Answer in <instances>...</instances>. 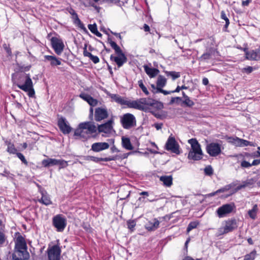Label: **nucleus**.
I'll use <instances>...</instances> for the list:
<instances>
[{"mask_svg":"<svg viewBox=\"0 0 260 260\" xmlns=\"http://www.w3.org/2000/svg\"><path fill=\"white\" fill-rule=\"evenodd\" d=\"M221 18L225 21V24L223 27V30L225 31H227V28L230 24V21L228 17L226 16L224 11H222L221 12Z\"/></svg>","mask_w":260,"mask_h":260,"instance_id":"nucleus-35","label":"nucleus"},{"mask_svg":"<svg viewBox=\"0 0 260 260\" xmlns=\"http://www.w3.org/2000/svg\"><path fill=\"white\" fill-rule=\"evenodd\" d=\"M191 145V150L188 153V158L193 160H199L202 159L203 153L201 148V145L196 139L188 140Z\"/></svg>","mask_w":260,"mask_h":260,"instance_id":"nucleus-2","label":"nucleus"},{"mask_svg":"<svg viewBox=\"0 0 260 260\" xmlns=\"http://www.w3.org/2000/svg\"><path fill=\"white\" fill-rule=\"evenodd\" d=\"M127 228L131 231H133L136 226V222L134 220H128L126 222Z\"/></svg>","mask_w":260,"mask_h":260,"instance_id":"nucleus-41","label":"nucleus"},{"mask_svg":"<svg viewBox=\"0 0 260 260\" xmlns=\"http://www.w3.org/2000/svg\"><path fill=\"white\" fill-rule=\"evenodd\" d=\"M241 147L252 146V143L247 140L241 139Z\"/></svg>","mask_w":260,"mask_h":260,"instance_id":"nucleus-47","label":"nucleus"},{"mask_svg":"<svg viewBox=\"0 0 260 260\" xmlns=\"http://www.w3.org/2000/svg\"><path fill=\"white\" fill-rule=\"evenodd\" d=\"M108 43L110 44L111 47L114 50L117 56L113 54L111 55L110 60L115 62L118 68L122 67L124 63L126 62L127 59L124 53L122 52L120 47L109 36L108 38Z\"/></svg>","mask_w":260,"mask_h":260,"instance_id":"nucleus-1","label":"nucleus"},{"mask_svg":"<svg viewBox=\"0 0 260 260\" xmlns=\"http://www.w3.org/2000/svg\"><path fill=\"white\" fill-rule=\"evenodd\" d=\"M257 210V206L256 204H255L253 206V208L251 210L248 211V213L251 218L254 219L256 218V212Z\"/></svg>","mask_w":260,"mask_h":260,"instance_id":"nucleus-34","label":"nucleus"},{"mask_svg":"<svg viewBox=\"0 0 260 260\" xmlns=\"http://www.w3.org/2000/svg\"><path fill=\"white\" fill-rule=\"evenodd\" d=\"M89 58L94 63H97L99 62L100 59L97 56L91 55Z\"/></svg>","mask_w":260,"mask_h":260,"instance_id":"nucleus-52","label":"nucleus"},{"mask_svg":"<svg viewBox=\"0 0 260 260\" xmlns=\"http://www.w3.org/2000/svg\"><path fill=\"white\" fill-rule=\"evenodd\" d=\"M122 145L125 149L132 150L133 147L131 144L129 138L123 137L122 138Z\"/></svg>","mask_w":260,"mask_h":260,"instance_id":"nucleus-30","label":"nucleus"},{"mask_svg":"<svg viewBox=\"0 0 260 260\" xmlns=\"http://www.w3.org/2000/svg\"><path fill=\"white\" fill-rule=\"evenodd\" d=\"M57 165L59 166V169L64 168L68 166V162L63 159H58Z\"/></svg>","mask_w":260,"mask_h":260,"instance_id":"nucleus-44","label":"nucleus"},{"mask_svg":"<svg viewBox=\"0 0 260 260\" xmlns=\"http://www.w3.org/2000/svg\"><path fill=\"white\" fill-rule=\"evenodd\" d=\"M88 29L90 30V31L93 34L95 32V31L98 29L97 26L95 23L93 24H89L88 25Z\"/></svg>","mask_w":260,"mask_h":260,"instance_id":"nucleus-48","label":"nucleus"},{"mask_svg":"<svg viewBox=\"0 0 260 260\" xmlns=\"http://www.w3.org/2000/svg\"><path fill=\"white\" fill-rule=\"evenodd\" d=\"M17 251L18 250H27L26 242L24 238L17 232Z\"/></svg>","mask_w":260,"mask_h":260,"instance_id":"nucleus-23","label":"nucleus"},{"mask_svg":"<svg viewBox=\"0 0 260 260\" xmlns=\"http://www.w3.org/2000/svg\"><path fill=\"white\" fill-rule=\"evenodd\" d=\"M107 94L112 99V101H114L121 105H126L128 108H130L131 101L126 100L124 98L117 94H112L107 92Z\"/></svg>","mask_w":260,"mask_h":260,"instance_id":"nucleus-16","label":"nucleus"},{"mask_svg":"<svg viewBox=\"0 0 260 260\" xmlns=\"http://www.w3.org/2000/svg\"><path fill=\"white\" fill-rule=\"evenodd\" d=\"M87 45H85L84 47L83 55L84 56L88 57L89 58L91 56L92 54L87 51Z\"/></svg>","mask_w":260,"mask_h":260,"instance_id":"nucleus-53","label":"nucleus"},{"mask_svg":"<svg viewBox=\"0 0 260 260\" xmlns=\"http://www.w3.org/2000/svg\"><path fill=\"white\" fill-rule=\"evenodd\" d=\"M157 91H159V92L162 93L165 95H168L172 93H174V91L165 90L162 88H158Z\"/></svg>","mask_w":260,"mask_h":260,"instance_id":"nucleus-54","label":"nucleus"},{"mask_svg":"<svg viewBox=\"0 0 260 260\" xmlns=\"http://www.w3.org/2000/svg\"><path fill=\"white\" fill-rule=\"evenodd\" d=\"M154 107H155L158 109H161L163 108L164 105L162 103L160 102H158L155 100V103L154 104L153 106Z\"/></svg>","mask_w":260,"mask_h":260,"instance_id":"nucleus-51","label":"nucleus"},{"mask_svg":"<svg viewBox=\"0 0 260 260\" xmlns=\"http://www.w3.org/2000/svg\"><path fill=\"white\" fill-rule=\"evenodd\" d=\"M183 104H184L186 107H191L194 105V103L190 100L189 97L184 99V100L183 101Z\"/></svg>","mask_w":260,"mask_h":260,"instance_id":"nucleus-40","label":"nucleus"},{"mask_svg":"<svg viewBox=\"0 0 260 260\" xmlns=\"http://www.w3.org/2000/svg\"><path fill=\"white\" fill-rule=\"evenodd\" d=\"M57 125L63 134H69L71 132L72 127L68 124L64 117H61L58 118Z\"/></svg>","mask_w":260,"mask_h":260,"instance_id":"nucleus-15","label":"nucleus"},{"mask_svg":"<svg viewBox=\"0 0 260 260\" xmlns=\"http://www.w3.org/2000/svg\"><path fill=\"white\" fill-rule=\"evenodd\" d=\"M110 145L107 142H96L92 144L91 150L99 152L109 148Z\"/></svg>","mask_w":260,"mask_h":260,"instance_id":"nucleus-18","label":"nucleus"},{"mask_svg":"<svg viewBox=\"0 0 260 260\" xmlns=\"http://www.w3.org/2000/svg\"><path fill=\"white\" fill-rule=\"evenodd\" d=\"M84 129H87L89 134H93L96 131V127L93 122H85L79 124L78 128L74 132V135L76 136H82V133Z\"/></svg>","mask_w":260,"mask_h":260,"instance_id":"nucleus-6","label":"nucleus"},{"mask_svg":"<svg viewBox=\"0 0 260 260\" xmlns=\"http://www.w3.org/2000/svg\"><path fill=\"white\" fill-rule=\"evenodd\" d=\"M212 49H213L212 48H210L209 49V52L204 53L201 57H200L198 58V60L199 61H205L206 60L210 59L211 58V55H212L211 50H212Z\"/></svg>","mask_w":260,"mask_h":260,"instance_id":"nucleus-33","label":"nucleus"},{"mask_svg":"<svg viewBox=\"0 0 260 260\" xmlns=\"http://www.w3.org/2000/svg\"><path fill=\"white\" fill-rule=\"evenodd\" d=\"M199 222L197 221L190 222L187 228V232L188 233L192 230L196 228L197 226L199 225Z\"/></svg>","mask_w":260,"mask_h":260,"instance_id":"nucleus-36","label":"nucleus"},{"mask_svg":"<svg viewBox=\"0 0 260 260\" xmlns=\"http://www.w3.org/2000/svg\"><path fill=\"white\" fill-rule=\"evenodd\" d=\"M58 159L54 158H48L44 159L42 161V165L44 167H49L50 166L57 165Z\"/></svg>","mask_w":260,"mask_h":260,"instance_id":"nucleus-28","label":"nucleus"},{"mask_svg":"<svg viewBox=\"0 0 260 260\" xmlns=\"http://www.w3.org/2000/svg\"><path fill=\"white\" fill-rule=\"evenodd\" d=\"M82 157L83 158V159L87 161H91V158L92 157V156H89V155H86V156H83Z\"/></svg>","mask_w":260,"mask_h":260,"instance_id":"nucleus-64","label":"nucleus"},{"mask_svg":"<svg viewBox=\"0 0 260 260\" xmlns=\"http://www.w3.org/2000/svg\"><path fill=\"white\" fill-rule=\"evenodd\" d=\"M260 164V159H254L251 164V166H257Z\"/></svg>","mask_w":260,"mask_h":260,"instance_id":"nucleus-61","label":"nucleus"},{"mask_svg":"<svg viewBox=\"0 0 260 260\" xmlns=\"http://www.w3.org/2000/svg\"><path fill=\"white\" fill-rule=\"evenodd\" d=\"M44 62L49 61L51 67H55L61 64V58H58L55 56L45 55Z\"/></svg>","mask_w":260,"mask_h":260,"instance_id":"nucleus-21","label":"nucleus"},{"mask_svg":"<svg viewBox=\"0 0 260 260\" xmlns=\"http://www.w3.org/2000/svg\"><path fill=\"white\" fill-rule=\"evenodd\" d=\"M221 147L220 144L212 142L206 146V149L210 156L216 157L221 153Z\"/></svg>","mask_w":260,"mask_h":260,"instance_id":"nucleus-10","label":"nucleus"},{"mask_svg":"<svg viewBox=\"0 0 260 260\" xmlns=\"http://www.w3.org/2000/svg\"><path fill=\"white\" fill-rule=\"evenodd\" d=\"M113 121L112 119L109 120L107 122L99 125L98 126V131L99 132L105 133H110L112 129V123Z\"/></svg>","mask_w":260,"mask_h":260,"instance_id":"nucleus-20","label":"nucleus"},{"mask_svg":"<svg viewBox=\"0 0 260 260\" xmlns=\"http://www.w3.org/2000/svg\"><path fill=\"white\" fill-rule=\"evenodd\" d=\"M241 138L238 137L234 145L236 147H241Z\"/></svg>","mask_w":260,"mask_h":260,"instance_id":"nucleus-60","label":"nucleus"},{"mask_svg":"<svg viewBox=\"0 0 260 260\" xmlns=\"http://www.w3.org/2000/svg\"><path fill=\"white\" fill-rule=\"evenodd\" d=\"M204 173L206 175L210 176L213 174V170L211 166H208L204 169Z\"/></svg>","mask_w":260,"mask_h":260,"instance_id":"nucleus-39","label":"nucleus"},{"mask_svg":"<svg viewBox=\"0 0 260 260\" xmlns=\"http://www.w3.org/2000/svg\"><path fill=\"white\" fill-rule=\"evenodd\" d=\"M108 116V111L106 108L98 107L95 108L94 111V119L96 121H100L106 119Z\"/></svg>","mask_w":260,"mask_h":260,"instance_id":"nucleus-17","label":"nucleus"},{"mask_svg":"<svg viewBox=\"0 0 260 260\" xmlns=\"http://www.w3.org/2000/svg\"><path fill=\"white\" fill-rule=\"evenodd\" d=\"M67 224V219L62 214H57L52 218V225L58 232H63Z\"/></svg>","mask_w":260,"mask_h":260,"instance_id":"nucleus-7","label":"nucleus"},{"mask_svg":"<svg viewBox=\"0 0 260 260\" xmlns=\"http://www.w3.org/2000/svg\"><path fill=\"white\" fill-rule=\"evenodd\" d=\"M237 138H238L237 137H229L228 136H226L225 137V139L228 141V142L229 143L232 144L234 145H235V144L236 143Z\"/></svg>","mask_w":260,"mask_h":260,"instance_id":"nucleus-43","label":"nucleus"},{"mask_svg":"<svg viewBox=\"0 0 260 260\" xmlns=\"http://www.w3.org/2000/svg\"><path fill=\"white\" fill-rule=\"evenodd\" d=\"M51 45L55 52L60 55L63 50L64 45L61 39L53 37L51 39Z\"/></svg>","mask_w":260,"mask_h":260,"instance_id":"nucleus-12","label":"nucleus"},{"mask_svg":"<svg viewBox=\"0 0 260 260\" xmlns=\"http://www.w3.org/2000/svg\"><path fill=\"white\" fill-rule=\"evenodd\" d=\"M154 125L157 130H159L162 128L163 124L162 123H155Z\"/></svg>","mask_w":260,"mask_h":260,"instance_id":"nucleus-62","label":"nucleus"},{"mask_svg":"<svg viewBox=\"0 0 260 260\" xmlns=\"http://www.w3.org/2000/svg\"><path fill=\"white\" fill-rule=\"evenodd\" d=\"M231 187L232 186L230 184L225 185L223 187L219 189L218 192H219V193L224 192L225 191L229 190L231 188Z\"/></svg>","mask_w":260,"mask_h":260,"instance_id":"nucleus-50","label":"nucleus"},{"mask_svg":"<svg viewBox=\"0 0 260 260\" xmlns=\"http://www.w3.org/2000/svg\"><path fill=\"white\" fill-rule=\"evenodd\" d=\"M61 250L58 245L53 246L48 250V255L49 260H60Z\"/></svg>","mask_w":260,"mask_h":260,"instance_id":"nucleus-14","label":"nucleus"},{"mask_svg":"<svg viewBox=\"0 0 260 260\" xmlns=\"http://www.w3.org/2000/svg\"><path fill=\"white\" fill-rule=\"evenodd\" d=\"M91 161L98 163L101 161H104V158L97 157L92 156V157L91 158Z\"/></svg>","mask_w":260,"mask_h":260,"instance_id":"nucleus-56","label":"nucleus"},{"mask_svg":"<svg viewBox=\"0 0 260 260\" xmlns=\"http://www.w3.org/2000/svg\"><path fill=\"white\" fill-rule=\"evenodd\" d=\"M155 103V100L151 98H141L137 100L131 101L130 108H134L147 112L149 108L148 106H152Z\"/></svg>","mask_w":260,"mask_h":260,"instance_id":"nucleus-3","label":"nucleus"},{"mask_svg":"<svg viewBox=\"0 0 260 260\" xmlns=\"http://www.w3.org/2000/svg\"><path fill=\"white\" fill-rule=\"evenodd\" d=\"M256 255V251L253 250L249 254L245 256L244 260H254Z\"/></svg>","mask_w":260,"mask_h":260,"instance_id":"nucleus-38","label":"nucleus"},{"mask_svg":"<svg viewBox=\"0 0 260 260\" xmlns=\"http://www.w3.org/2000/svg\"><path fill=\"white\" fill-rule=\"evenodd\" d=\"M225 226L219 228L218 230L220 235L232 232L237 228V221L235 218L228 219L225 221Z\"/></svg>","mask_w":260,"mask_h":260,"instance_id":"nucleus-9","label":"nucleus"},{"mask_svg":"<svg viewBox=\"0 0 260 260\" xmlns=\"http://www.w3.org/2000/svg\"><path fill=\"white\" fill-rule=\"evenodd\" d=\"M7 151L10 153H16V149H15L14 144L9 143L8 144Z\"/></svg>","mask_w":260,"mask_h":260,"instance_id":"nucleus-42","label":"nucleus"},{"mask_svg":"<svg viewBox=\"0 0 260 260\" xmlns=\"http://www.w3.org/2000/svg\"><path fill=\"white\" fill-rule=\"evenodd\" d=\"M246 58L250 60H260V46L255 50L248 51L247 48L244 49Z\"/></svg>","mask_w":260,"mask_h":260,"instance_id":"nucleus-13","label":"nucleus"},{"mask_svg":"<svg viewBox=\"0 0 260 260\" xmlns=\"http://www.w3.org/2000/svg\"><path fill=\"white\" fill-rule=\"evenodd\" d=\"M30 254L27 250H18L17 251V260H28Z\"/></svg>","mask_w":260,"mask_h":260,"instance_id":"nucleus-27","label":"nucleus"},{"mask_svg":"<svg viewBox=\"0 0 260 260\" xmlns=\"http://www.w3.org/2000/svg\"><path fill=\"white\" fill-rule=\"evenodd\" d=\"M138 85L140 87V88L142 89V90L143 91V92L146 95H148L149 94V92L148 90H147L146 86L144 85L143 81L142 80H139L138 81Z\"/></svg>","mask_w":260,"mask_h":260,"instance_id":"nucleus-37","label":"nucleus"},{"mask_svg":"<svg viewBox=\"0 0 260 260\" xmlns=\"http://www.w3.org/2000/svg\"><path fill=\"white\" fill-rule=\"evenodd\" d=\"M17 157H18L25 166H27L28 165L27 161L22 153L17 152Z\"/></svg>","mask_w":260,"mask_h":260,"instance_id":"nucleus-46","label":"nucleus"},{"mask_svg":"<svg viewBox=\"0 0 260 260\" xmlns=\"http://www.w3.org/2000/svg\"><path fill=\"white\" fill-rule=\"evenodd\" d=\"M165 149L176 154H179V145L174 137H169L165 145Z\"/></svg>","mask_w":260,"mask_h":260,"instance_id":"nucleus-11","label":"nucleus"},{"mask_svg":"<svg viewBox=\"0 0 260 260\" xmlns=\"http://www.w3.org/2000/svg\"><path fill=\"white\" fill-rule=\"evenodd\" d=\"M160 181L163 182L165 186L170 187L173 183V178L172 176H162L159 178Z\"/></svg>","mask_w":260,"mask_h":260,"instance_id":"nucleus-29","label":"nucleus"},{"mask_svg":"<svg viewBox=\"0 0 260 260\" xmlns=\"http://www.w3.org/2000/svg\"><path fill=\"white\" fill-rule=\"evenodd\" d=\"M243 70L247 74H250L251 73L253 70V69L252 67H250V66H248L246 68H243Z\"/></svg>","mask_w":260,"mask_h":260,"instance_id":"nucleus-55","label":"nucleus"},{"mask_svg":"<svg viewBox=\"0 0 260 260\" xmlns=\"http://www.w3.org/2000/svg\"><path fill=\"white\" fill-rule=\"evenodd\" d=\"M42 195L41 198L39 200V202L44 205L46 206L51 205L52 204L49 195L47 193V191L45 190L44 192L41 193Z\"/></svg>","mask_w":260,"mask_h":260,"instance_id":"nucleus-26","label":"nucleus"},{"mask_svg":"<svg viewBox=\"0 0 260 260\" xmlns=\"http://www.w3.org/2000/svg\"><path fill=\"white\" fill-rule=\"evenodd\" d=\"M80 97L86 101L91 106H95L98 104V101L89 94L82 93L80 94Z\"/></svg>","mask_w":260,"mask_h":260,"instance_id":"nucleus-24","label":"nucleus"},{"mask_svg":"<svg viewBox=\"0 0 260 260\" xmlns=\"http://www.w3.org/2000/svg\"><path fill=\"white\" fill-rule=\"evenodd\" d=\"M5 242V236L3 231H0V244H2Z\"/></svg>","mask_w":260,"mask_h":260,"instance_id":"nucleus-58","label":"nucleus"},{"mask_svg":"<svg viewBox=\"0 0 260 260\" xmlns=\"http://www.w3.org/2000/svg\"><path fill=\"white\" fill-rule=\"evenodd\" d=\"M159 224V221L156 218L149 220L145 224V227L149 231H155Z\"/></svg>","mask_w":260,"mask_h":260,"instance_id":"nucleus-22","label":"nucleus"},{"mask_svg":"<svg viewBox=\"0 0 260 260\" xmlns=\"http://www.w3.org/2000/svg\"><path fill=\"white\" fill-rule=\"evenodd\" d=\"M166 83V78L161 75H159L156 82V86L158 87V88H162L165 86Z\"/></svg>","mask_w":260,"mask_h":260,"instance_id":"nucleus-31","label":"nucleus"},{"mask_svg":"<svg viewBox=\"0 0 260 260\" xmlns=\"http://www.w3.org/2000/svg\"><path fill=\"white\" fill-rule=\"evenodd\" d=\"M117 159V156H110L108 157L104 158V161H109L111 160H115Z\"/></svg>","mask_w":260,"mask_h":260,"instance_id":"nucleus-59","label":"nucleus"},{"mask_svg":"<svg viewBox=\"0 0 260 260\" xmlns=\"http://www.w3.org/2000/svg\"><path fill=\"white\" fill-rule=\"evenodd\" d=\"M165 73L167 76L171 77L173 80H175V79L179 78L180 77V72H177L175 71H165Z\"/></svg>","mask_w":260,"mask_h":260,"instance_id":"nucleus-32","label":"nucleus"},{"mask_svg":"<svg viewBox=\"0 0 260 260\" xmlns=\"http://www.w3.org/2000/svg\"><path fill=\"white\" fill-rule=\"evenodd\" d=\"M144 69L145 72L150 78L155 77L159 72L157 69L150 68L147 65L144 66Z\"/></svg>","mask_w":260,"mask_h":260,"instance_id":"nucleus-25","label":"nucleus"},{"mask_svg":"<svg viewBox=\"0 0 260 260\" xmlns=\"http://www.w3.org/2000/svg\"><path fill=\"white\" fill-rule=\"evenodd\" d=\"M23 78L24 83L22 84H17V87L27 93L29 98L35 97V91L33 87L32 81L29 74H23Z\"/></svg>","mask_w":260,"mask_h":260,"instance_id":"nucleus-4","label":"nucleus"},{"mask_svg":"<svg viewBox=\"0 0 260 260\" xmlns=\"http://www.w3.org/2000/svg\"><path fill=\"white\" fill-rule=\"evenodd\" d=\"M68 11L69 13L72 15V19L73 20L74 24L77 25L82 29H85L84 24L79 18L78 14L76 11L72 8H69Z\"/></svg>","mask_w":260,"mask_h":260,"instance_id":"nucleus-19","label":"nucleus"},{"mask_svg":"<svg viewBox=\"0 0 260 260\" xmlns=\"http://www.w3.org/2000/svg\"><path fill=\"white\" fill-rule=\"evenodd\" d=\"M181 98L180 97H175V98H171V100L169 103V104L170 105H172L176 101H181Z\"/></svg>","mask_w":260,"mask_h":260,"instance_id":"nucleus-57","label":"nucleus"},{"mask_svg":"<svg viewBox=\"0 0 260 260\" xmlns=\"http://www.w3.org/2000/svg\"><path fill=\"white\" fill-rule=\"evenodd\" d=\"M120 123L123 128L129 129L136 126L137 121L133 114L127 113L120 117Z\"/></svg>","mask_w":260,"mask_h":260,"instance_id":"nucleus-5","label":"nucleus"},{"mask_svg":"<svg viewBox=\"0 0 260 260\" xmlns=\"http://www.w3.org/2000/svg\"><path fill=\"white\" fill-rule=\"evenodd\" d=\"M255 182V180L254 178H250L249 179H247L245 181H243V183L245 185L246 187L252 185Z\"/></svg>","mask_w":260,"mask_h":260,"instance_id":"nucleus-45","label":"nucleus"},{"mask_svg":"<svg viewBox=\"0 0 260 260\" xmlns=\"http://www.w3.org/2000/svg\"><path fill=\"white\" fill-rule=\"evenodd\" d=\"M35 183L38 188L39 191L40 193L44 192V191H45V190L43 188H42V186L40 185H39L38 183Z\"/></svg>","mask_w":260,"mask_h":260,"instance_id":"nucleus-63","label":"nucleus"},{"mask_svg":"<svg viewBox=\"0 0 260 260\" xmlns=\"http://www.w3.org/2000/svg\"><path fill=\"white\" fill-rule=\"evenodd\" d=\"M241 166L243 168H247L251 167V165L250 163L246 160H243L241 162Z\"/></svg>","mask_w":260,"mask_h":260,"instance_id":"nucleus-49","label":"nucleus"},{"mask_svg":"<svg viewBox=\"0 0 260 260\" xmlns=\"http://www.w3.org/2000/svg\"><path fill=\"white\" fill-rule=\"evenodd\" d=\"M235 208L234 203L225 204L219 207L216 212L219 218H222L232 213Z\"/></svg>","mask_w":260,"mask_h":260,"instance_id":"nucleus-8","label":"nucleus"}]
</instances>
